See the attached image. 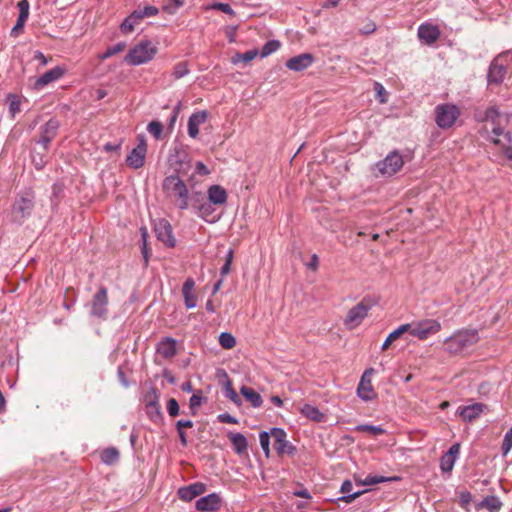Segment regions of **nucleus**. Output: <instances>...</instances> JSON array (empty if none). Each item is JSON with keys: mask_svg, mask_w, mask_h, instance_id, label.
I'll list each match as a JSON object with an SVG mask.
<instances>
[{"mask_svg": "<svg viewBox=\"0 0 512 512\" xmlns=\"http://www.w3.org/2000/svg\"><path fill=\"white\" fill-rule=\"evenodd\" d=\"M157 54V47L148 39L139 41L126 54L124 61L132 66L150 62Z\"/></svg>", "mask_w": 512, "mask_h": 512, "instance_id": "f257e3e1", "label": "nucleus"}, {"mask_svg": "<svg viewBox=\"0 0 512 512\" xmlns=\"http://www.w3.org/2000/svg\"><path fill=\"white\" fill-rule=\"evenodd\" d=\"M34 199L32 191H25L17 195L11 207V221L17 224L24 223L33 212Z\"/></svg>", "mask_w": 512, "mask_h": 512, "instance_id": "f03ea898", "label": "nucleus"}, {"mask_svg": "<svg viewBox=\"0 0 512 512\" xmlns=\"http://www.w3.org/2000/svg\"><path fill=\"white\" fill-rule=\"evenodd\" d=\"M478 339L476 330L462 329L447 337L444 344L449 354H459L467 347L475 344Z\"/></svg>", "mask_w": 512, "mask_h": 512, "instance_id": "7ed1b4c3", "label": "nucleus"}, {"mask_svg": "<svg viewBox=\"0 0 512 512\" xmlns=\"http://www.w3.org/2000/svg\"><path fill=\"white\" fill-rule=\"evenodd\" d=\"M163 190L170 196L175 197L179 209L184 210L189 206L188 189L184 181L177 175H170L163 181Z\"/></svg>", "mask_w": 512, "mask_h": 512, "instance_id": "20e7f679", "label": "nucleus"}, {"mask_svg": "<svg viewBox=\"0 0 512 512\" xmlns=\"http://www.w3.org/2000/svg\"><path fill=\"white\" fill-rule=\"evenodd\" d=\"M460 114L459 107L452 103L438 104L434 109L436 125L441 129L451 128Z\"/></svg>", "mask_w": 512, "mask_h": 512, "instance_id": "39448f33", "label": "nucleus"}, {"mask_svg": "<svg viewBox=\"0 0 512 512\" xmlns=\"http://www.w3.org/2000/svg\"><path fill=\"white\" fill-rule=\"evenodd\" d=\"M209 204H204L200 207V216L206 221L213 223L221 217V212L214 214L211 209V204L224 203V189L219 185H214L208 191Z\"/></svg>", "mask_w": 512, "mask_h": 512, "instance_id": "423d86ee", "label": "nucleus"}, {"mask_svg": "<svg viewBox=\"0 0 512 512\" xmlns=\"http://www.w3.org/2000/svg\"><path fill=\"white\" fill-rule=\"evenodd\" d=\"M403 164L402 156L397 151H393L375 164L374 172L376 176L390 177L397 173Z\"/></svg>", "mask_w": 512, "mask_h": 512, "instance_id": "0eeeda50", "label": "nucleus"}, {"mask_svg": "<svg viewBox=\"0 0 512 512\" xmlns=\"http://www.w3.org/2000/svg\"><path fill=\"white\" fill-rule=\"evenodd\" d=\"M408 324V332L419 340H426L441 330V323L437 319H423Z\"/></svg>", "mask_w": 512, "mask_h": 512, "instance_id": "6e6552de", "label": "nucleus"}, {"mask_svg": "<svg viewBox=\"0 0 512 512\" xmlns=\"http://www.w3.org/2000/svg\"><path fill=\"white\" fill-rule=\"evenodd\" d=\"M372 307V300L369 298H364L361 302H359L348 311L344 321L345 325L351 329L357 327L361 324Z\"/></svg>", "mask_w": 512, "mask_h": 512, "instance_id": "1a4fd4ad", "label": "nucleus"}, {"mask_svg": "<svg viewBox=\"0 0 512 512\" xmlns=\"http://www.w3.org/2000/svg\"><path fill=\"white\" fill-rule=\"evenodd\" d=\"M147 153V143L144 135L137 136V145L128 154L126 164L133 169L142 168L145 164Z\"/></svg>", "mask_w": 512, "mask_h": 512, "instance_id": "9d476101", "label": "nucleus"}, {"mask_svg": "<svg viewBox=\"0 0 512 512\" xmlns=\"http://www.w3.org/2000/svg\"><path fill=\"white\" fill-rule=\"evenodd\" d=\"M271 437L274 439V448L279 455L294 453L295 447L286 439L287 434L284 429L271 428Z\"/></svg>", "mask_w": 512, "mask_h": 512, "instance_id": "9b49d317", "label": "nucleus"}, {"mask_svg": "<svg viewBox=\"0 0 512 512\" xmlns=\"http://www.w3.org/2000/svg\"><path fill=\"white\" fill-rule=\"evenodd\" d=\"M60 123L57 119H49L40 129V138L37 141L44 150H48L49 144L56 137Z\"/></svg>", "mask_w": 512, "mask_h": 512, "instance_id": "f8f14e48", "label": "nucleus"}, {"mask_svg": "<svg viewBox=\"0 0 512 512\" xmlns=\"http://www.w3.org/2000/svg\"><path fill=\"white\" fill-rule=\"evenodd\" d=\"M154 231L159 241L163 242L168 247L176 245V239L172 233L171 224L165 219H159L154 224Z\"/></svg>", "mask_w": 512, "mask_h": 512, "instance_id": "ddd939ff", "label": "nucleus"}, {"mask_svg": "<svg viewBox=\"0 0 512 512\" xmlns=\"http://www.w3.org/2000/svg\"><path fill=\"white\" fill-rule=\"evenodd\" d=\"M108 295L107 289L103 286L95 293L92 299L91 314L102 318L107 313Z\"/></svg>", "mask_w": 512, "mask_h": 512, "instance_id": "4468645a", "label": "nucleus"}, {"mask_svg": "<svg viewBox=\"0 0 512 512\" xmlns=\"http://www.w3.org/2000/svg\"><path fill=\"white\" fill-rule=\"evenodd\" d=\"M17 8L19 10V15H18L15 25L13 26V28L10 31V36L13 38L19 37L20 34H22V32H23L25 23L29 17V9H30L29 1L28 0H20L17 3Z\"/></svg>", "mask_w": 512, "mask_h": 512, "instance_id": "2eb2a0df", "label": "nucleus"}, {"mask_svg": "<svg viewBox=\"0 0 512 512\" xmlns=\"http://www.w3.org/2000/svg\"><path fill=\"white\" fill-rule=\"evenodd\" d=\"M508 55V53L499 55L492 61L487 75L489 83L499 84L504 80L506 67L503 64L502 59Z\"/></svg>", "mask_w": 512, "mask_h": 512, "instance_id": "dca6fc26", "label": "nucleus"}, {"mask_svg": "<svg viewBox=\"0 0 512 512\" xmlns=\"http://www.w3.org/2000/svg\"><path fill=\"white\" fill-rule=\"evenodd\" d=\"M487 410V406L483 403H473L471 405L460 406L457 409V414L465 422H472L477 419Z\"/></svg>", "mask_w": 512, "mask_h": 512, "instance_id": "f3484780", "label": "nucleus"}, {"mask_svg": "<svg viewBox=\"0 0 512 512\" xmlns=\"http://www.w3.org/2000/svg\"><path fill=\"white\" fill-rule=\"evenodd\" d=\"M65 72V68L61 66H56L50 69L36 79L34 89L42 90L45 86L62 78Z\"/></svg>", "mask_w": 512, "mask_h": 512, "instance_id": "a211bd4d", "label": "nucleus"}, {"mask_svg": "<svg viewBox=\"0 0 512 512\" xmlns=\"http://www.w3.org/2000/svg\"><path fill=\"white\" fill-rule=\"evenodd\" d=\"M417 35L420 41L427 45H431L439 38L440 30L436 25L425 22L419 25Z\"/></svg>", "mask_w": 512, "mask_h": 512, "instance_id": "6ab92c4d", "label": "nucleus"}, {"mask_svg": "<svg viewBox=\"0 0 512 512\" xmlns=\"http://www.w3.org/2000/svg\"><path fill=\"white\" fill-rule=\"evenodd\" d=\"M315 61L311 53H302L287 60L286 67L295 72H301L309 68Z\"/></svg>", "mask_w": 512, "mask_h": 512, "instance_id": "aec40b11", "label": "nucleus"}, {"mask_svg": "<svg viewBox=\"0 0 512 512\" xmlns=\"http://www.w3.org/2000/svg\"><path fill=\"white\" fill-rule=\"evenodd\" d=\"M460 453V444L454 443L447 452L440 458V469L442 473H451Z\"/></svg>", "mask_w": 512, "mask_h": 512, "instance_id": "412c9836", "label": "nucleus"}, {"mask_svg": "<svg viewBox=\"0 0 512 512\" xmlns=\"http://www.w3.org/2000/svg\"><path fill=\"white\" fill-rule=\"evenodd\" d=\"M373 372H374L373 368L366 369L365 372L363 373L360 383L357 387V395L363 401H370L373 398H375V396H376L375 392L373 390V387L371 385V380H366V376L372 375Z\"/></svg>", "mask_w": 512, "mask_h": 512, "instance_id": "4be33fe9", "label": "nucleus"}, {"mask_svg": "<svg viewBox=\"0 0 512 512\" xmlns=\"http://www.w3.org/2000/svg\"><path fill=\"white\" fill-rule=\"evenodd\" d=\"M156 352L164 359H171L177 354V342L174 338H163L156 347Z\"/></svg>", "mask_w": 512, "mask_h": 512, "instance_id": "5701e85b", "label": "nucleus"}, {"mask_svg": "<svg viewBox=\"0 0 512 512\" xmlns=\"http://www.w3.org/2000/svg\"><path fill=\"white\" fill-rule=\"evenodd\" d=\"M205 492V485L200 482L192 483L188 486L181 487L178 490L180 499L184 501H192L197 496H200Z\"/></svg>", "mask_w": 512, "mask_h": 512, "instance_id": "b1692460", "label": "nucleus"}, {"mask_svg": "<svg viewBox=\"0 0 512 512\" xmlns=\"http://www.w3.org/2000/svg\"><path fill=\"white\" fill-rule=\"evenodd\" d=\"M221 499L217 494H209L196 501V509L203 512L215 511L219 508Z\"/></svg>", "mask_w": 512, "mask_h": 512, "instance_id": "393cba45", "label": "nucleus"}, {"mask_svg": "<svg viewBox=\"0 0 512 512\" xmlns=\"http://www.w3.org/2000/svg\"><path fill=\"white\" fill-rule=\"evenodd\" d=\"M226 436L229 438L232 449L237 455L242 456L247 453L248 443L246 437L242 433L229 432Z\"/></svg>", "mask_w": 512, "mask_h": 512, "instance_id": "a878e982", "label": "nucleus"}, {"mask_svg": "<svg viewBox=\"0 0 512 512\" xmlns=\"http://www.w3.org/2000/svg\"><path fill=\"white\" fill-rule=\"evenodd\" d=\"M195 281L192 278H187L182 287V294L185 306L188 309L195 308L197 305V297L194 293Z\"/></svg>", "mask_w": 512, "mask_h": 512, "instance_id": "bb28decb", "label": "nucleus"}, {"mask_svg": "<svg viewBox=\"0 0 512 512\" xmlns=\"http://www.w3.org/2000/svg\"><path fill=\"white\" fill-rule=\"evenodd\" d=\"M207 117L206 112L200 111L197 113H193L188 120V135L191 138H196L199 134V126L205 122Z\"/></svg>", "mask_w": 512, "mask_h": 512, "instance_id": "cd10ccee", "label": "nucleus"}, {"mask_svg": "<svg viewBox=\"0 0 512 512\" xmlns=\"http://www.w3.org/2000/svg\"><path fill=\"white\" fill-rule=\"evenodd\" d=\"M259 51L257 49L248 50L244 53H235L231 57V63L234 65H240L241 67H246L252 60H254Z\"/></svg>", "mask_w": 512, "mask_h": 512, "instance_id": "c85d7f7f", "label": "nucleus"}, {"mask_svg": "<svg viewBox=\"0 0 512 512\" xmlns=\"http://www.w3.org/2000/svg\"><path fill=\"white\" fill-rule=\"evenodd\" d=\"M353 489V484L350 480L343 481L340 491L345 495L339 497L337 500L345 503H351L356 498L360 497L365 491H356L351 493Z\"/></svg>", "mask_w": 512, "mask_h": 512, "instance_id": "c756f323", "label": "nucleus"}, {"mask_svg": "<svg viewBox=\"0 0 512 512\" xmlns=\"http://www.w3.org/2000/svg\"><path fill=\"white\" fill-rule=\"evenodd\" d=\"M300 413L314 422H322L325 420V415L316 406L308 403L301 406Z\"/></svg>", "mask_w": 512, "mask_h": 512, "instance_id": "7c9ffc66", "label": "nucleus"}, {"mask_svg": "<svg viewBox=\"0 0 512 512\" xmlns=\"http://www.w3.org/2000/svg\"><path fill=\"white\" fill-rule=\"evenodd\" d=\"M241 394L245 397V399L251 403L252 407L258 408L262 405V397L256 392L253 388L242 386Z\"/></svg>", "mask_w": 512, "mask_h": 512, "instance_id": "2f4dec72", "label": "nucleus"}, {"mask_svg": "<svg viewBox=\"0 0 512 512\" xmlns=\"http://www.w3.org/2000/svg\"><path fill=\"white\" fill-rule=\"evenodd\" d=\"M478 506L479 508H486L489 512H499L502 508V502L499 497L489 495L485 497Z\"/></svg>", "mask_w": 512, "mask_h": 512, "instance_id": "473e14b6", "label": "nucleus"}, {"mask_svg": "<svg viewBox=\"0 0 512 512\" xmlns=\"http://www.w3.org/2000/svg\"><path fill=\"white\" fill-rule=\"evenodd\" d=\"M401 478L399 476H391V477H384L379 475H367L360 483L364 486H372L380 483H386V482H393V481H399Z\"/></svg>", "mask_w": 512, "mask_h": 512, "instance_id": "72a5a7b5", "label": "nucleus"}, {"mask_svg": "<svg viewBox=\"0 0 512 512\" xmlns=\"http://www.w3.org/2000/svg\"><path fill=\"white\" fill-rule=\"evenodd\" d=\"M139 15L135 10L127 16L120 25V29L124 34L130 33L134 30L135 26L139 23Z\"/></svg>", "mask_w": 512, "mask_h": 512, "instance_id": "f704fd0d", "label": "nucleus"}, {"mask_svg": "<svg viewBox=\"0 0 512 512\" xmlns=\"http://www.w3.org/2000/svg\"><path fill=\"white\" fill-rule=\"evenodd\" d=\"M410 328L409 324H403L400 325L397 329L392 331L387 338L385 339L384 343L382 344V350H386L389 345L399 338L403 333L408 332V329Z\"/></svg>", "mask_w": 512, "mask_h": 512, "instance_id": "c9c22d12", "label": "nucleus"}, {"mask_svg": "<svg viewBox=\"0 0 512 512\" xmlns=\"http://www.w3.org/2000/svg\"><path fill=\"white\" fill-rule=\"evenodd\" d=\"M355 431L367 432L373 436L383 435L386 431L379 425L359 424L354 428Z\"/></svg>", "mask_w": 512, "mask_h": 512, "instance_id": "e433bc0d", "label": "nucleus"}, {"mask_svg": "<svg viewBox=\"0 0 512 512\" xmlns=\"http://www.w3.org/2000/svg\"><path fill=\"white\" fill-rule=\"evenodd\" d=\"M119 459V451L116 448H107L101 453V460L103 463L111 465Z\"/></svg>", "mask_w": 512, "mask_h": 512, "instance_id": "4c0bfd02", "label": "nucleus"}, {"mask_svg": "<svg viewBox=\"0 0 512 512\" xmlns=\"http://www.w3.org/2000/svg\"><path fill=\"white\" fill-rule=\"evenodd\" d=\"M280 46L281 44L278 40H269L263 45L259 54L261 58L268 57L272 53L276 52L280 48Z\"/></svg>", "mask_w": 512, "mask_h": 512, "instance_id": "58836bf2", "label": "nucleus"}, {"mask_svg": "<svg viewBox=\"0 0 512 512\" xmlns=\"http://www.w3.org/2000/svg\"><path fill=\"white\" fill-rule=\"evenodd\" d=\"M189 72L188 63L186 61H181L174 66L171 76L174 80H178L186 76Z\"/></svg>", "mask_w": 512, "mask_h": 512, "instance_id": "ea45409f", "label": "nucleus"}, {"mask_svg": "<svg viewBox=\"0 0 512 512\" xmlns=\"http://www.w3.org/2000/svg\"><path fill=\"white\" fill-rule=\"evenodd\" d=\"M226 397L229 398L237 407L242 404L241 397L233 389L231 381L226 376Z\"/></svg>", "mask_w": 512, "mask_h": 512, "instance_id": "a19ab883", "label": "nucleus"}, {"mask_svg": "<svg viewBox=\"0 0 512 512\" xmlns=\"http://www.w3.org/2000/svg\"><path fill=\"white\" fill-rule=\"evenodd\" d=\"M147 131L155 138L160 139L163 133V124L160 121H151L147 126Z\"/></svg>", "mask_w": 512, "mask_h": 512, "instance_id": "79ce46f5", "label": "nucleus"}, {"mask_svg": "<svg viewBox=\"0 0 512 512\" xmlns=\"http://www.w3.org/2000/svg\"><path fill=\"white\" fill-rule=\"evenodd\" d=\"M146 413L148 417L154 422H157L162 419V412L159 404L147 405Z\"/></svg>", "mask_w": 512, "mask_h": 512, "instance_id": "37998d69", "label": "nucleus"}, {"mask_svg": "<svg viewBox=\"0 0 512 512\" xmlns=\"http://www.w3.org/2000/svg\"><path fill=\"white\" fill-rule=\"evenodd\" d=\"M143 400L145 403V407L151 404H159V395L157 389L151 387L149 390H147L146 393L144 394Z\"/></svg>", "mask_w": 512, "mask_h": 512, "instance_id": "c03bdc74", "label": "nucleus"}, {"mask_svg": "<svg viewBox=\"0 0 512 512\" xmlns=\"http://www.w3.org/2000/svg\"><path fill=\"white\" fill-rule=\"evenodd\" d=\"M126 47L125 42H119L113 46L107 48V50L101 55V59L105 60L123 51Z\"/></svg>", "mask_w": 512, "mask_h": 512, "instance_id": "a18cd8bd", "label": "nucleus"}, {"mask_svg": "<svg viewBox=\"0 0 512 512\" xmlns=\"http://www.w3.org/2000/svg\"><path fill=\"white\" fill-rule=\"evenodd\" d=\"M270 437H271V431L270 432L262 431L259 434L260 446H261L263 452L265 453L266 457H269V454H270Z\"/></svg>", "mask_w": 512, "mask_h": 512, "instance_id": "49530a36", "label": "nucleus"}, {"mask_svg": "<svg viewBox=\"0 0 512 512\" xmlns=\"http://www.w3.org/2000/svg\"><path fill=\"white\" fill-rule=\"evenodd\" d=\"M140 232H141V240H142L141 252H142V255H143V258L145 261V265H147L148 261H149V249H148V245H147L148 232L145 227H141Z\"/></svg>", "mask_w": 512, "mask_h": 512, "instance_id": "de8ad7c7", "label": "nucleus"}, {"mask_svg": "<svg viewBox=\"0 0 512 512\" xmlns=\"http://www.w3.org/2000/svg\"><path fill=\"white\" fill-rule=\"evenodd\" d=\"M136 14L139 15V19L142 20L145 17H152L156 16L159 13V10L155 6H145L142 9L135 10Z\"/></svg>", "mask_w": 512, "mask_h": 512, "instance_id": "09e8293b", "label": "nucleus"}, {"mask_svg": "<svg viewBox=\"0 0 512 512\" xmlns=\"http://www.w3.org/2000/svg\"><path fill=\"white\" fill-rule=\"evenodd\" d=\"M9 113L12 118L16 116L17 113L20 112V100L15 95H9Z\"/></svg>", "mask_w": 512, "mask_h": 512, "instance_id": "8fccbe9b", "label": "nucleus"}, {"mask_svg": "<svg viewBox=\"0 0 512 512\" xmlns=\"http://www.w3.org/2000/svg\"><path fill=\"white\" fill-rule=\"evenodd\" d=\"M512 448V427L506 432L504 435L503 443H502V453L503 455H507Z\"/></svg>", "mask_w": 512, "mask_h": 512, "instance_id": "3c124183", "label": "nucleus"}, {"mask_svg": "<svg viewBox=\"0 0 512 512\" xmlns=\"http://www.w3.org/2000/svg\"><path fill=\"white\" fill-rule=\"evenodd\" d=\"M203 403V397L201 394V391H198L197 393H194L189 401L190 409L193 411V414H195V410L198 409Z\"/></svg>", "mask_w": 512, "mask_h": 512, "instance_id": "603ef678", "label": "nucleus"}, {"mask_svg": "<svg viewBox=\"0 0 512 512\" xmlns=\"http://www.w3.org/2000/svg\"><path fill=\"white\" fill-rule=\"evenodd\" d=\"M167 412L171 417L179 414V404L176 399L170 398L167 402Z\"/></svg>", "mask_w": 512, "mask_h": 512, "instance_id": "864d4df0", "label": "nucleus"}, {"mask_svg": "<svg viewBox=\"0 0 512 512\" xmlns=\"http://www.w3.org/2000/svg\"><path fill=\"white\" fill-rule=\"evenodd\" d=\"M375 90L377 92V97L379 99V102L380 103H386L387 102L386 93H385V89L382 86V84L376 82L375 83Z\"/></svg>", "mask_w": 512, "mask_h": 512, "instance_id": "5fc2aeb1", "label": "nucleus"}, {"mask_svg": "<svg viewBox=\"0 0 512 512\" xmlns=\"http://www.w3.org/2000/svg\"><path fill=\"white\" fill-rule=\"evenodd\" d=\"M33 59L38 61L39 66L41 67L46 66L48 64V58L41 51H35Z\"/></svg>", "mask_w": 512, "mask_h": 512, "instance_id": "6e6d98bb", "label": "nucleus"}, {"mask_svg": "<svg viewBox=\"0 0 512 512\" xmlns=\"http://www.w3.org/2000/svg\"><path fill=\"white\" fill-rule=\"evenodd\" d=\"M377 26L373 21H369L363 28L360 29L361 34H371L376 30Z\"/></svg>", "mask_w": 512, "mask_h": 512, "instance_id": "4d7b16f0", "label": "nucleus"}, {"mask_svg": "<svg viewBox=\"0 0 512 512\" xmlns=\"http://www.w3.org/2000/svg\"><path fill=\"white\" fill-rule=\"evenodd\" d=\"M121 145H122V141H118L115 143H106L104 145L103 149L106 152L118 151V150H120Z\"/></svg>", "mask_w": 512, "mask_h": 512, "instance_id": "13d9d810", "label": "nucleus"}, {"mask_svg": "<svg viewBox=\"0 0 512 512\" xmlns=\"http://www.w3.org/2000/svg\"><path fill=\"white\" fill-rule=\"evenodd\" d=\"M195 172L201 176L209 174V170L203 162H197L195 166Z\"/></svg>", "mask_w": 512, "mask_h": 512, "instance_id": "bf43d9fd", "label": "nucleus"}, {"mask_svg": "<svg viewBox=\"0 0 512 512\" xmlns=\"http://www.w3.org/2000/svg\"><path fill=\"white\" fill-rule=\"evenodd\" d=\"M308 269L316 270L319 266V258L316 254H313L310 261L306 264Z\"/></svg>", "mask_w": 512, "mask_h": 512, "instance_id": "052dcab7", "label": "nucleus"}, {"mask_svg": "<svg viewBox=\"0 0 512 512\" xmlns=\"http://www.w3.org/2000/svg\"><path fill=\"white\" fill-rule=\"evenodd\" d=\"M176 427L178 431H183L184 428L193 427V422L191 420H178Z\"/></svg>", "mask_w": 512, "mask_h": 512, "instance_id": "680f3d73", "label": "nucleus"}, {"mask_svg": "<svg viewBox=\"0 0 512 512\" xmlns=\"http://www.w3.org/2000/svg\"><path fill=\"white\" fill-rule=\"evenodd\" d=\"M235 345H236L235 337L232 334L226 332V349H231Z\"/></svg>", "mask_w": 512, "mask_h": 512, "instance_id": "e2e57ef3", "label": "nucleus"}, {"mask_svg": "<svg viewBox=\"0 0 512 512\" xmlns=\"http://www.w3.org/2000/svg\"><path fill=\"white\" fill-rule=\"evenodd\" d=\"M117 375H118V378H119V381L120 383L124 386V387H128L129 386V383L127 381V378L125 376V373L123 372L122 368L119 367L118 370H117Z\"/></svg>", "mask_w": 512, "mask_h": 512, "instance_id": "0e129e2a", "label": "nucleus"}, {"mask_svg": "<svg viewBox=\"0 0 512 512\" xmlns=\"http://www.w3.org/2000/svg\"><path fill=\"white\" fill-rule=\"evenodd\" d=\"M294 495L297 496V497H300V498H305V499H310L311 498V494L305 488L304 489H300V490H296L294 492Z\"/></svg>", "mask_w": 512, "mask_h": 512, "instance_id": "69168bd1", "label": "nucleus"}, {"mask_svg": "<svg viewBox=\"0 0 512 512\" xmlns=\"http://www.w3.org/2000/svg\"><path fill=\"white\" fill-rule=\"evenodd\" d=\"M233 259V251L230 249L226 252V275L230 271V265Z\"/></svg>", "mask_w": 512, "mask_h": 512, "instance_id": "338daca9", "label": "nucleus"}, {"mask_svg": "<svg viewBox=\"0 0 512 512\" xmlns=\"http://www.w3.org/2000/svg\"><path fill=\"white\" fill-rule=\"evenodd\" d=\"M340 1L341 0H326L322 4V7L325 9L333 8V7H336L340 3Z\"/></svg>", "mask_w": 512, "mask_h": 512, "instance_id": "774afa93", "label": "nucleus"}]
</instances>
